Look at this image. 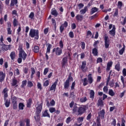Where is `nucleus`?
Listing matches in <instances>:
<instances>
[{"instance_id": "53", "label": "nucleus", "mask_w": 126, "mask_h": 126, "mask_svg": "<svg viewBox=\"0 0 126 126\" xmlns=\"http://www.w3.org/2000/svg\"><path fill=\"white\" fill-rule=\"evenodd\" d=\"M49 112H50L51 113H55V112H56V108L54 107L50 108Z\"/></svg>"}, {"instance_id": "56", "label": "nucleus", "mask_w": 126, "mask_h": 126, "mask_svg": "<svg viewBox=\"0 0 126 126\" xmlns=\"http://www.w3.org/2000/svg\"><path fill=\"white\" fill-rule=\"evenodd\" d=\"M7 31L8 35H11V32H12V31H11L10 28H8L7 29Z\"/></svg>"}, {"instance_id": "28", "label": "nucleus", "mask_w": 126, "mask_h": 126, "mask_svg": "<svg viewBox=\"0 0 126 126\" xmlns=\"http://www.w3.org/2000/svg\"><path fill=\"white\" fill-rule=\"evenodd\" d=\"M16 56V55L15 54V52H14V51L11 52V53L10 54V57L12 60H14V59H15Z\"/></svg>"}, {"instance_id": "9", "label": "nucleus", "mask_w": 126, "mask_h": 126, "mask_svg": "<svg viewBox=\"0 0 126 126\" xmlns=\"http://www.w3.org/2000/svg\"><path fill=\"white\" fill-rule=\"evenodd\" d=\"M19 56L20 58H22L23 59V61H25V60H26V58H27V54L25 51H23L19 53Z\"/></svg>"}, {"instance_id": "43", "label": "nucleus", "mask_w": 126, "mask_h": 126, "mask_svg": "<svg viewBox=\"0 0 126 126\" xmlns=\"http://www.w3.org/2000/svg\"><path fill=\"white\" fill-rule=\"evenodd\" d=\"M119 15V9H115V12L114 13V14H113V16L114 17H118V16Z\"/></svg>"}, {"instance_id": "55", "label": "nucleus", "mask_w": 126, "mask_h": 126, "mask_svg": "<svg viewBox=\"0 0 126 126\" xmlns=\"http://www.w3.org/2000/svg\"><path fill=\"white\" fill-rule=\"evenodd\" d=\"M114 85H115V82H114V80H112L109 83V86L111 87H114Z\"/></svg>"}, {"instance_id": "58", "label": "nucleus", "mask_w": 126, "mask_h": 126, "mask_svg": "<svg viewBox=\"0 0 126 126\" xmlns=\"http://www.w3.org/2000/svg\"><path fill=\"white\" fill-rule=\"evenodd\" d=\"M48 71H49V68H45L43 72L44 75H46V74L48 73Z\"/></svg>"}, {"instance_id": "39", "label": "nucleus", "mask_w": 126, "mask_h": 126, "mask_svg": "<svg viewBox=\"0 0 126 126\" xmlns=\"http://www.w3.org/2000/svg\"><path fill=\"white\" fill-rule=\"evenodd\" d=\"M27 86H28V87H29L30 88H31V87H33V83H32V81H29L28 82Z\"/></svg>"}, {"instance_id": "11", "label": "nucleus", "mask_w": 126, "mask_h": 126, "mask_svg": "<svg viewBox=\"0 0 126 126\" xmlns=\"http://www.w3.org/2000/svg\"><path fill=\"white\" fill-rule=\"evenodd\" d=\"M4 78H5V73H3L2 71H0V82L4 81Z\"/></svg>"}, {"instance_id": "16", "label": "nucleus", "mask_w": 126, "mask_h": 126, "mask_svg": "<svg viewBox=\"0 0 126 126\" xmlns=\"http://www.w3.org/2000/svg\"><path fill=\"white\" fill-rule=\"evenodd\" d=\"M17 83H18V81L14 78L12 79L11 86H15V87H17Z\"/></svg>"}, {"instance_id": "26", "label": "nucleus", "mask_w": 126, "mask_h": 126, "mask_svg": "<svg viewBox=\"0 0 126 126\" xmlns=\"http://www.w3.org/2000/svg\"><path fill=\"white\" fill-rule=\"evenodd\" d=\"M88 10V8L87 6H85L84 7V9H82V10H81L80 11V13H81V14H85V13H86V11H87Z\"/></svg>"}, {"instance_id": "23", "label": "nucleus", "mask_w": 126, "mask_h": 126, "mask_svg": "<svg viewBox=\"0 0 126 126\" xmlns=\"http://www.w3.org/2000/svg\"><path fill=\"white\" fill-rule=\"evenodd\" d=\"M98 10H99V9H98V8H97L96 7H93L91 9L90 14L91 15L94 14V13H95V12H97V11H98Z\"/></svg>"}, {"instance_id": "2", "label": "nucleus", "mask_w": 126, "mask_h": 126, "mask_svg": "<svg viewBox=\"0 0 126 126\" xmlns=\"http://www.w3.org/2000/svg\"><path fill=\"white\" fill-rule=\"evenodd\" d=\"M29 35L31 38H35L36 40L39 39V31L31 29L30 31Z\"/></svg>"}, {"instance_id": "1", "label": "nucleus", "mask_w": 126, "mask_h": 126, "mask_svg": "<svg viewBox=\"0 0 126 126\" xmlns=\"http://www.w3.org/2000/svg\"><path fill=\"white\" fill-rule=\"evenodd\" d=\"M7 92H8V89H7V88H5L2 92V93L3 94L4 100L5 102L4 105L6 108H8L10 105V100H8V99H6V98L8 97Z\"/></svg>"}, {"instance_id": "38", "label": "nucleus", "mask_w": 126, "mask_h": 126, "mask_svg": "<svg viewBox=\"0 0 126 126\" xmlns=\"http://www.w3.org/2000/svg\"><path fill=\"white\" fill-rule=\"evenodd\" d=\"M78 110V107L77 106H74L72 109V114H75L76 112Z\"/></svg>"}, {"instance_id": "14", "label": "nucleus", "mask_w": 126, "mask_h": 126, "mask_svg": "<svg viewBox=\"0 0 126 126\" xmlns=\"http://www.w3.org/2000/svg\"><path fill=\"white\" fill-rule=\"evenodd\" d=\"M88 81L89 84L93 83V77H92V74H89L88 75Z\"/></svg>"}, {"instance_id": "17", "label": "nucleus", "mask_w": 126, "mask_h": 126, "mask_svg": "<svg viewBox=\"0 0 126 126\" xmlns=\"http://www.w3.org/2000/svg\"><path fill=\"white\" fill-rule=\"evenodd\" d=\"M115 31H116V27L114 25L113 26V28H112V30L109 31V34L110 35H112V36H115V35H116Z\"/></svg>"}, {"instance_id": "25", "label": "nucleus", "mask_w": 126, "mask_h": 126, "mask_svg": "<svg viewBox=\"0 0 126 126\" xmlns=\"http://www.w3.org/2000/svg\"><path fill=\"white\" fill-rule=\"evenodd\" d=\"M31 104H32V99L29 98L27 101V107L28 108H31Z\"/></svg>"}, {"instance_id": "33", "label": "nucleus", "mask_w": 126, "mask_h": 126, "mask_svg": "<svg viewBox=\"0 0 126 126\" xmlns=\"http://www.w3.org/2000/svg\"><path fill=\"white\" fill-rule=\"evenodd\" d=\"M31 71H32V74H31V78H33V75L35 74V73L36 72V71H35V68H34V67H32Z\"/></svg>"}, {"instance_id": "6", "label": "nucleus", "mask_w": 126, "mask_h": 126, "mask_svg": "<svg viewBox=\"0 0 126 126\" xmlns=\"http://www.w3.org/2000/svg\"><path fill=\"white\" fill-rule=\"evenodd\" d=\"M110 39L108 36H105L104 37V46L106 49H108L110 46Z\"/></svg>"}, {"instance_id": "54", "label": "nucleus", "mask_w": 126, "mask_h": 126, "mask_svg": "<svg viewBox=\"0 0 126 126\" xmlns=\"http://www.w3.org/2000/svg\"><path fill=\"white\" fill-rule=\"evenodd\" d=\"M97 63H103V60L101 58H98L96 60Z\"/></svg>"}, {"instance_id": "21", "label": "nucleus", "mask_w": 126, "mask_h": 126, "mask_svg": "<svg viewBox=\"0 0 126 126\" xmlns=\"http://www.w3.org/2000/svg\"><path fill=\"white\" fill-rule=\"evenodd\" d=\"M10 49V45H6L5 44H3L2 46V50L3 51H7Z\"/></svg>"}, {"instance_id": "27", "label": "nucleus", "mask_w": 126, "mask_h": 126, "mask_svg": "<svg viewBox=\"0 0 126 126\" xmlns=\"http://www.w3.org/2000/svg\"><path fill=\"white\" fill-rule=\"evenodd\" d=\"M43 117H47V118H51L50 114L48 113V110H45V111L43 113Z\"/></svg>"}, {"instance_id": "50", "label": "nucleus", "mask_w": 126, "mask_h": 126, "mask_svg": "<svg viewBox=\"0 0 126 126\" xmlns=\"http://www.w3.org/2000/svg\"><path fill=\"white\" fill-rule=\"evenodd\" d=\"M34 12H32L30 14L29 16V18H31V19H34Z\"/></svg>"}, {"instance_id": "52", "label": "nucleus", "mask_w": 126, "mask_h": 126, "mask_svg": "<svg viewBox=\"0 0 126 126\" xmlns=\"http://www.w3.org/2000/svg\"><path fill=\"white\" fill-rule=\"evenodd\" d=\"M91 118H92V114H91V113H90L88 115L87 117V121H90V120H91Z\"/></svg>"}, {"instance_id": "47", "label": "nucleus", "mask_w": 126, "mask_h": 126, "mask_svg": "<svg viewBox=\"0 0 126 126\" xmlns=\"http://www.w3.org/2000/svg\"><path fill=\"white\" fill-rule=\"evenodd\" d=\"M125 45H124V47H123V48L119 51L120 55H123V54H124V52H125Z\"/></svg>"}, {"instance_id": "29", "label": "nucleus", "mask_w": 126, "mask_h": 126, "mask_svg": "<svg viewBox=\"0 0 126 126\" xmlns=\"http://www.w3.org/2000/svg\"><path fill=\"white\" fill-rule=\"evenodd\" d=\"M88 80H87V78H85L83 80V85L84 86H86V85H88Z\"/></svg>"}, {"instance_id": "44", "label": "nucleus", "mask_w": 126, "mask_h": 126, "mask_svg": "<svg viewBox=\"0 0 126 126\" xmlns=\"http://www.w3.org/2000/svg\"><path fill=\"white\" fill-rule=\"evenodd\" d=\"M100 118L97 117L96 119V123H97V126H101V122H100Z\"/></svg>"}, {"instance_id": "7", "label": "nucleus", "mask_w": 126, "mask_h": 126, "mask_svg": "<svg viewBox=\"0 0 126 126\" xmlns=\"http://www.w3.org/2000/svg\"><path fill=\"white\" fill-rule=\"evenodd\" d=\"M105 110L102 109L99 112H98L97 118H99V119H101L102 120L104 119V117L105 116Z\"/></svg>"}, {"instance_id": "63", "label": "nucleus", "mask_w": 126, "mask_h": 126, "mask_svg": "<svg viewBox=\"0 0 126 126\" xmlns=\"http://www.w3.org/2000/svg\"><path fill=\"white\" fill-rule=\"evenodd\" d=\"M122 73H123V75L124 77L126 76V68H124L123 71H122Z\"/></svg>"}, {"instance_id": "37", "label": "nucleus", "mask_w": 126, "mask_h": 126, "mask_svg": "<svg viewBox=\"0 0 126 126\" xmlns=\"http://www.w3.org/2000/svg\"><path fill=\"white\" fill-rule=\"evenodd\" d=\"M115 69L117 70V71H120L121 70V67L120 66V63L117 64L115 66Z\"/></svg>"}, {"instance_id": "15", "label": "nucleus", "mask_w": 126, "mask_h": 126, "mask_svg": "<svg viewBox=\"0 0 126 126\" xmlns=\"http://www.w3.org/2000/svg\"><path fill=\"white\" fill-rule=\"evenodd\" d=\"M66 63H67V57H64L62 60V67H65V64H66Z\"/></svg>"}, {"instance_id": "3", "label": "nucleus", "mask_w": 126, "mask_h": 126, "mask_svg": "<svg viewBox=\"0 0 126 126\" xmlns=\"http://www.w3.org/2000/svg\"><path fill=\"white\" fill-rule=\"evenodd\" d=\"M12 104L13 109L14 110H17L18 105H17V97L14 96L12 97Z\"/></svg>"}, {"instance_id": "34", "label": "nucleus", "mask_w": 126, "mask_h": 126, "mask_svg": "<svg viewBox=\"0 0 126 126\" xmlns=\"http://www.w3.org/2000/svg\"><path fill=\"white\" fill-rule=\"evenodd\" d=\"M97 105L104 106V104H103V100H102V99H99L98 100Z\"/></svg>"}, {"instance_id": "10", "label": "nucleus", "mask_w": 126, "mask_h": 126, "mask_svg": "<svg viewBox=\"0 0 126 126\" xmlns=\"http://www.w3.org/2000/svg\"><path fill=\"white\" fill-rule=\"evenodd\" d=\"M51 47H52V45L50 44V43H49L47 48V51L45 55V57L47 61L49 60V56H48V54L47 53H50V51H51Z\"/></svg>"}, {"instance_id": "24", "label": "nucleus", "mask_w": 126, "mask_h": 126, "mask_svg": "<svg viewBox=\"0 0 126 126\" xmlns=\"http://www.w3.org/2000/svg\"><path fill=\"white\" fill-rule=\"evenodd\" d=\"M94 97H95V92H94V91L91 90L90 92V98L91 99H94Z\"/></svg>"}, {"instance_id": "51", "label": "nucleus", "mask_w": 126, "mask_h": 126, "mask_svg": "<svg viewBox=\"0 0 126 126\" xmlns=\"http://www.w3.org/2000/svg\"><path fill=\"white\" fill-rule=\"evenodd\" d=\"M26 126H30V119H26L25 120Z\"/></svg>"}, {"instance_id": "41", "label": "nucleus", "mask_w": 126, "mask_h": 126, "mask_svg": "<svg viewBox=\"0 0 126 126\" xmlns=\"http://www.w3.org/2000/svg\"><path fill=\"white\" fill-rule=\"evenodd\" d=\"M87 100V98H86V97H82L80 99V102H81V103H84L86 102Z\"/></svg>"}, {"instance_id": "32", "label": "nucleus", "mask_w": 126, "mask_h": 126, "mask_svg": "<svg viewBox=\"0 0 126 126\" xmlns=\"http://www.w3.org/2000/svg\"><path fill=\"white\" fill-rule=\"evenodd\" d=\"M33 51L34 53H38L39 52V46L35 45L33 47Z\"/></svg>"}, {"instance_id": "61", "label": "nucleus", "mask_w": 126, "mask_h": 126, "mask_svg": "<svg viewBox=\"0 0 126 126\" xmlns=\"http://www.w3.org/2000/svg\"><path fill=\"white\" fill-rule=\"evenodd\" d=\"M17 62L18 63H22V57H20L19 55V58L18 59Z\"/></svg>"}, {"instance_id": "19", "label": "nucleus", "mask_w": 126, "mask_h": 126, "mask_svg": "<svg viewBox=\"0 0 126 126\" xmlns=\"http://www.w3.org/2000/svg\"><path fill=\"white\" fill-rule=\"evenodd\" d=\"M51 14L52 15H54L55 17H57V16L59 15V13H58V11H57V10H56V9L54 8L51 11Z\"/></svg>"}, {"instance_id": "48", "label": "nucleus", "mask_w": 126, "mask_h": 126, "mask_svg": "<svg viewBox=\"0 0 126 126\" xmlns=\"http://www.w3.org/2000/svg\"><path fill=\"white\" fill-rule=\"evenodd\" d=\"M99 43L100 41H99V40L95 41L93 44L94 47L95 48H98L97 45H98V44H99Z\"/></svg>"}, {"instance_id": "57", "label": "nucleus", "mask_w": 126, "mask_h": 126, "mask_svg": "<svg viewBox=\"0 0 126 126\" xmlns=\"http://www.w3.org/2000/svg\"><path fill=\"white\" fill-rule=\"evenodd\" d=\"M59 45L61 49L63 48V42L62 40H61L59 42Z\"/></svg>"}, {"instance_id": "8", "label": "nucleus", "mask_w": 126, "mask_h": 126, "mask_svg": "<svg viewBox=\"0 0 126 126\" xmlns=\"http://www.w3.org/2000/svg\"><path fill=\"white\" fill-rule=\"evenodd\" d=\"M37 104L36 105V106L37 105L36 107V112L37 114H39V113H41V111H42V104L40 103L39 104V102H37Z\"/></svg>"}, {"instance_id": "42", "label": "nucleus", "mask_w": 126, "mask_h": 126, "mask_svg": "<svg viewBox=\"0 0 126 126\" xmlns=\"http://www.w3.org/2000/svg\"><path fill=\"white\" fill-rule=\"evenodd\" d=\"M117 6L118 8L121 9L122 8V6H123V2L122 1H118Z\"/></svg>"}, {"instance_id": "45", "label": "nucleus", "mask_w": 126, "mask_h": 126, "mask_svg": "<svg viewBox=\"0 0 126 126\" xmlns=\"http://www.w3.org/2000/svg\"><path fill=\"white\" fill-rule=\"evenodd\" d=\"M83 120H84V118H83V117H80L77 118V122L79 123H82Z\"/></svg>"}, {"instance_id": "59", "label": "nucleus", "mask_w": 126, "mask_h": 126, "mask_svg": "<svg viewBox=\"0 0 126 126\" xmlns=\"http://www.w3.org/2000/svg\"><path fill=\"white\" fill-rule=\"evenodd\" d=\"M67 22L65 21L64 23L62 24L61 26H63L64 28H66V27H67Z\"/></svg>"}, {"instance_id": "4", "label": "nucleus", "mask_w": 126, "mask_h": 126, "mask_svg": "<svg viewBox=\"0 0 126 126\" xmlns=\"http://www.w3.org/2000/svg\"><path fill=\"white\" fill-rule=\"evenodd\" d=\"M86 111V107L85 106H82L78 108L77 113L78 116H81L84 112Z\"/></svg>"}, {"instance_id": "13", "label": "nucleus", "mask_w": 126, "mask_h": 126, "mask_svg": "<svg viewBox=\"0 0 126 126\" xmlns=\"http://www.w3.org/2000/svg\"><path fill=\"white\" fill-rule=\"evenodd\" d=\"M69 78H70V77H69L64 83V89H68V88L69 87Z\"/></svg>"}, {"instance_id": "40", "label": "nucleus", "mask_w": 126, "mask_h": 126, "mask_svg": "<svg viewBox=\"0 0 126 126\" xmlns=\"http://www.w3.org/2000/svg\"><path fill=\"white\" fill-rule=\"evenodd\" d=\"M18 24V22L17 21V20H16V19H14L13 22L14 27H16V26H17Z\"/></svg>"}, {"instance_id": "62", "label": "nucleus", "mask_w": 126, "mask_h": 126, "mask_svg": "<svg viewBox=\"0 0 126 126\" xmlns=\"http://www.w3.org/2000/svg\"><path fill=\"white\" fill-rule=\"evenodd\" d=\"M69 36L70 37V38H73V37H74V34H73V32H70L69 33Z\"/></svg>"}, {"instance_id": "12", "label": "nucleus", "mask_w": 126, "mask_h": 126, "mask_svg": "<svg viewBox=\"0 0 126 126\" xmlns=\"http://www.w3.org/2000/svg\"><path fill=\"white\" fill-rule=\"evenodd\" d=\"M58 84V80H56L54 83L53 84V85L51 86L50 91H56V88H57V85Z\"/></svg>"}, {"instance_id": "30", "label": "nucleus", "mask_w": 126, "mask_h": 126, "mask_svg": "<svg viewBox=\"0 0 126 126\" xmlns=\"http://www.w3.org/2000/svg\"><path fill=\"white\" fill-rule=\"evenodd\" d=\"M17 0H11L10 6H14L15 4H17Z\"/></svg>"}, {"instance_id": "60", "label": "nucleus", "mask_w": 126, "mask_h": 126, "mask_svg": "<svg viewBox=\"0 0 126 126\" xmlns=\"http://www.w3.org/2000/svg\"><path fill=\"white\" fill-rule=\"evenodd\" d=\"M103 92H105V93H108V87L104 86L103 89Z\"/></svg>"}, {"instance_id": "31", "label": "nucleus", "mask_w": 126, "mask_h": 126, "mask_svg": "<svg viewBox=\"0 0 126 126\" xmlns=\"http://www.w3.org/2000/svg\"><path fill=\"white\" fill-rule=\"evenodd\" d=\"M27 84V80H25L22 81V85L21 86V88H24L25 87V86Z\"/></svg>"}, {"instance_id": "36", "label": "nucleus", "mask_w": 126, "mask_h": 126, "mask_svg": "<svg viewBox=\"0 0 126 126\" xmlns=\"http://www.w3.org/2000/svg\"><path fill=\"white\" fill-rule=\"evenodd\" d=\"M108 94L110 96H112V97H113V96H114L115 95V93L112 89H110L109 90Z\"/></svg>"}, {"instance_id": "20", "label": "nucleus", "mask_w": 126, "mask_h": 126, "mask_svg": "<svg viewBox=\"0 0 126 126\" xmlns=\"http://www.w3.org/2000/svg\"><path fill=\"white\" fill-rule=\"evenodd\" d=\"M92 53L94 56H95V57L98 56V48L95 47L93 49Z\"/></svg>"}, {"instance_id": "35", "label": "nucleus", "mask_w": 126, "mask_h": 126, "mask_svg": "<svg viewBox=\"0 0 126 126\" xmlns=\"http://www.w3.org/2000/svg\"><path fill=\"white\" fill-rule=\"evenodd\" d=\"M24 107H25V105L23 103H20L19 104V110H23Z\"/></svg>"}, {"instance_id": "18", "label": "nucleus", "mask_w": 126, "mask_h": 126, "mask_svg": "<svg viewBox=\"0 0 126 126\" xmlns=\"http://www.w3.org/2000/svg\"><path fill=\"white\" fill-rule=\"evenodd\" d=\"M86 67V61H84L82 63L81 69L82 71H85V68Z\"/></svg>"}, {"instance_id": "46", "label": "nucleus", "mask_w": 126, "mask_h": 126, "mask_svg": "<svg viewBox=\"0 0 126 126\" xmlns=\"http://www.w3.org/2000/svg\"><path fill=\"white\" fill-rule=\"evenodd\" d=\"M49 84H50V81H49V80H46L43 83V86H44L45 87H47L49 85Z\"/></svg>"}, {"instance_id": "22", "label": "nucleus", "mask_w": 126, "mask_h": 126, "mask_svg": "<svg viewBox=\"0 0 126 126\" xmlns=\"http://www.w3.org/2000/svg\"><path fill=\"white\" fill-rule=\"evenodd\" d=\"M76 19L77 21H82L83 20V16L78 14L76 16Z\"/></svg>"}, {"instance_id": "64", "label": "nucleus", "mask_w": 126, "mask_h": 126, "mask_svg": "<svg viewBox=\"0 0 126 126\" xmlns=\"http://www.w3.org/2000/svg\"><path fill=\"white\" fill-rule=\"evenodd\" d=\"M56 104V102L55 101V100L54 99H52L51 101H50V105L52 106H53L54 105H55Z\"/></svg>"}, {"instance_id": "5", "label": "nucleus", "mask_w": 126, "mask_h": 126, "mask_svg": "<svg viewBox=\"0 0 126 126\" xmlns=\"http://www.w3.org/2000/svg\"><path fill=\"white\" fill-rule=\"evenodd\" d=\"M53 53H55L56 56H61L62 55V53H63V50L62 48H60L59 47H57L56 48H54L53 49Z\"/></svg>"}, {"instance_id": "49", "label": "nucleus", "mask_w": 126, "mask_h": 126, "mask_svg": "<svg viewBox=\"0 0 126 126\" xmlns=\"http://www.w3.org/2000/svg\"><path fill=\"white\" fill-rule=\"evenodd\" d=\"M34 118L36 122H39L40 121V116L38 114L34 116Z\"/></svg>"}]
</instances>
